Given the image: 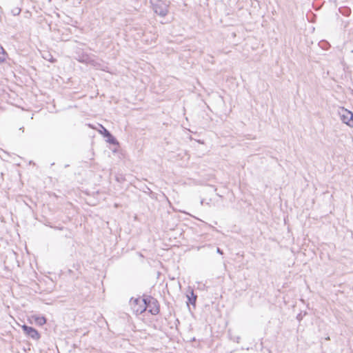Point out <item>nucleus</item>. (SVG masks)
Wrapping results in <instances>:
<instances>
[{
    "label": "nucleus",
    "mask_w": 353,
    "mask_h": 353,
    "mask_svg": "<svg viewBox=\"0 0 353 353\" xmlns=\"http://www.w3.org/2000/svg\"><path fill=\"white\" fill-rule=\"evenodd\" d=\"M131 308L135 314H141L147 310V300L142 298L131 299Z\"/></svg>",
    "instance_id": "obj_1"
},
{
    "label": "nucleus",
    "mask_w": 353,
    "mask_h": 353,
    "mask_svg": "<svg viewBox=\"0 0 353 353\" xmlns=\"http://www.w3.org/2000/svg\"><path fill=\"white\" fill-rule=\"evenodd\" d=\"M147 308L148 312L153 315H157L160 312V305L158 301L154 298L147 300Z\"/></svg>",
    "instance_id": "obj_2"
},
{
    "label": "nucleus",
    "mask_w": 353,
    "mask_h": 353,
    "mask_svg": "<svg viewBox=\"0 0 353 353\" xmlns=\"http://www.w3.org/2000/svg\"><path fill=\"white\" fill-rule=\"evenodd\" d=\"M341 118L343 123L353 128V113L351 111L343 108L341 112Z\"/></svg>",
    "instance_id": "obj_3"
},
{
    "label": "nucleus",
    "mask_w": 353,
    "mask_h": 353,
    "mask_svg": "<svg viewBox=\"0 0 353 353\" xmlns=\"http://www.w3.org/2000/svg\"><path fill=\"white\" fill-rule=\"evenodd\" d=\"M21 327L25 334L32 339L38 341L41 338L40 334L34 327L26 325H22Z\"/></svg>",
    "instance_id": "obj_4"
},
{
    "label": "nucleus",
    "mask_w": 353,
    "mask_h": 353,
    "mask_svg": "<svg viewBox=\"0 0 353 353\" xmlns=\"http://www.w3.org/2000/svg\"><path fill=\"white\" fill-rule=\"evenodd\" d=\"M154 11L157 14H159L160 16L164 17L168 12V5L163 3L156 4L154 6Z\"/></svg>",
    "instance_id": "obj_5"
},
{
    "label": "nucleus",
    "mask_w": 353,
    "mask_h": 353,
    "mask_svg": "<svg viewBox=\"0 0 353 353\" xmlns=\"http://www.w3.org/2000/svg\"><path fill=\"white\" fill-rule=\"evenodd\" d=\"M30 323H34L38 325H43L46 323L47 319L45 316L33 315L29 319Z\"/></svg>",
    "instance_id": "obj_6"
},
{
    "label": "nucleus",
    "mask_w": 353,
    "mask_h": 353,
    "mask_svg": "<svg viewBox=\"0 0 353 353\" xmlns=\"http://www.w3.org/2000/svg\"><path fill=\"white\" fill-rule=\"evenodd\" d=\"M101 133L104 137L109 138L110 143H114V139L112 137V136L111 135V134L103 126H102V130L101 131Z\"/></svg>",
    "instance_id": "obj_7"
},
{
    "label": "nucleus",
    "mask_w": 353,
    "mask_h": 353,
    "mask_svg": "<svg viewBox=\"0 0 353 353\" xmlns=\"http://www.w3.org/2000/svg\"><path fill=\"white\" fill-rule=\"evenodd\" d=\"M7 56L8 54L4 49L0 46V62L5 61L6 60Z\"/></svg>",
    "instance_id": "obj_8"
}]
</instances>
